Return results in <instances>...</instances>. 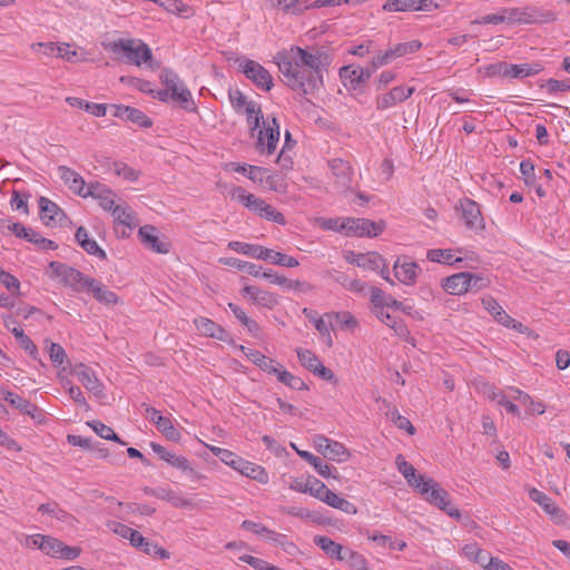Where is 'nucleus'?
Masks as SVG:
<instances>
[{"label": "nucleus", "mask_w": 570, "mask_h": 570, "mask_svg": "<svg viewBox=\"0 0 570 570\" xmlns=\"http://www.w3.org/2000/svg\"><path fill=\"white\" fill-rule=\"evenodd\" d=\"M244 296H247L254 304L272 308L277 303V296L271 292L261 289L256 286L247 285L243 288Z\"/></svg>", "instance_id": "25"}, {"label": "nucleus", "mask_w": 570, "mask_h": 570, "mask_svg": "<svg viewBox=\"0 0 570 570\" xmlns=\"http://www.w3.org/2000/svg\"><path fill=\"white\" fill-rule=\"evenodd\" d=\"M534 165L529 160H522L520 163V173L522 175V178L524 183L528 186H534L535 185V173H534Z\"/></svg>", "instance_id": "64"}, {"label": "nucleus", "mask_w": 570, "mask_h": 570, "mask_svg": "<svg viewBox=\"0 0 570 570\" xmlns=\"http://www.w3.org/2000/svg\"><path fill=\"white\" fill-rule=\"evenodd\" d=\"M163 85L168 88L170 99L180 104L181 108L187 111L196 110V105L191 98L189 89L179 79L178 75L170 69H163L160 72Z\"/></svg>", "instance_id": "5"}, {"label": "nucleus", "mask_w": 570, "mask_h": 570, "mask_svg": "<svg viewBox=\"0 0 570 570\" xmlns=\"http://www.w3.org/2000/svg\"><path fill=\"white\" fill-rule=\"evenodd\" d=\"M246 121L252 137H256L255 148L261 154L272 155L279 140V124L274 117L264 122L259 104L250 100L245 108Z\"/></svg>", "instance_id": "3"}, {"label": "nucleus", "mask_w": 570, "mask_h": 570, "mask_svg": "<svg viewBox=\"0 0 570 570\" xmlns=\"http://www.w3.org/2000/svg\"><path fill=\"white\" fill-rule=\"evenodd\" d=\"M150 448L161 460H164L171 466L183 472H195V470L190 466L189 461L185 456L176 455L175 453L169 452L165 446L156 442H151Z\"/></svg>", "instance_id": "22"}, {"label": "nucleus", "mask_w": 570, "mask_h": 570, "mask_svg": "<svg viewBox=\"0 0 570 570\" xmlns=\"http://www.w3.org/2000/svg\"><path fill=\"white\" fill-rule=\"evenodd\" d=\"M110 108L114 117L131 121L142 128L153 126L151 119L137 108L124 105H111Z\"/></svg>", "instance_id": "17"}, {"label": "nucleus", "mask_w": 570, "mask_h": 570, "mask_svg": "<svg viewBox=\"0 0 570 570\" xmlns=\"http://www.w3.org/2000/svg\"><path fill=\"white\" fill-rule=\"evenodd\" d=\"M88 425L102 439L125 444L114 430L99 421L88 422Z\"/></svg>", "instance_id": "53"}, {"label": "nucleus", "mask_w": 570, "mask_h": 570, "mask_svg": "<svg viewBox=\"0 0 570 570\" xmlns=\"http://www.w3.org/2000/svg\"><path fill=\"white\" fill-rule=\"evenodd\" d=\"M240 350L244 352L246 357L254 363L256 366H258L262 371L274 374L278 371V367H281V364L274 361L273 358H269L262 354L259 351L256 350H246L244 346H240Z\"/></svg>", "instance_id": "28"}, {"label": "nucleus", "mask_w": 570, "mask_h": 570, "mask_svg": "<svg viewBox=\"0 0 570 570\" xmlns=\"http://www.w3.org/2000/svg\"><path fill=\"white\" fill-rule=\"evenodd\" d=\"M396 465L407 483L415 488L429 503L435 505L455 520L461 519V512L452 504L449 492L441 488L434 479L425 478L422 474L416 475L414 466L405 461L402 455L396 456Z\"/></svg>", "instance_id": "2"}, {"label": "nucleus", "mask_w": 570, "mask_h": 570, "mask_svg": "<svg viewBox=\"0 0 570 570\" xmlns=\"http://www.w3.org/2000/svg\"><path fill=\"white\" fill-rule=\"evenodd\" d=\"M86 197L98 199L99 206L105 210H111L114 208L115 199L112 190L99 181L88 184L83 198Z\"/></svg>", "instance_id": "19"}, {"label": "nucleus", "mask_w": 570, "mask_h": 570, "mask_svg": "<svg viewBox=\"0 0 570 570\" xmlns=\"http://www.w3.org/2000/svg\"><path fill=\"white\" fill-rule=\"evenodd\" d=\"M296 354L301 364L311 372L317 366L316 364L321 363L318 357L309 350L298 347L296 348Z\"/></svg>", "instance_id": "60"}, {"label": "nucleus", "mask_w": 570, "mask_h": 570, "mask_svg": "<svg viewBox=\"0 0 570 570\" xmlns=\"http://www.w3.org/2000/svg\"><path fill=\"white\" fill-rule=\"evenodd\" d=\"M45 542L46 543H45V546H42V551L52 558L73 560L81 552L80 548L69 547V546L65 544L62 541H60L59 539H56L50 535L47 537V540Z\"/></svg>", "instance_id": "13"}, {"label": "nucleus", "mask_w": 570, "mask_h": 570, "mask_svg": "<svg viewBox=\"0 0 570 570\" xmlns=\"http://www.w3.org/2000/svg\"><path fill=\"white\" fill-rule=\"evenodd\" d=\"M345 235L358 237H375L380 235L386 224L383 220L372 222L366 218H346Z\"/></svg>", "instance_id": "8"}, {"label": "nucleus", "mask_w": 570, "mask_h": 570, "mask_svg": "<svg viewBox=\"0 0 570 570\" xmlns=\"http://www.w3.org/2000/svg\"><path fill=\"white\" fill-rule=\"evenodd\" d=\"M11 333L17 338L21 348H23L33 360L38 358L39 352L32 340L19 327H12Z\"/></svg>", "instance_id": "46"}, {"label": "nucleus", "mask_w": 570, "mask_h": 570, "mask_svg": "<svg viewBox=\"0 0 570 570\" xmlns=\"http://www.w3.org/2000/svg\"><path fill=\"white\" fill-rule=\"evenodd\" d=\"M460 209L466 228L472 230H482L484 228L478 203L469 198H463L460 200Z\"/></svg>", "instance_id": "14"}, {"label": "nucleus", "mask_w": 570, "mask_h": 570, "mask_svg": "<svg viewBox=\"0 0 570 570\" xmlns=\"http://www.w3.org/2000/svg\"><path fill=\"white\" fill-rule=\"evenodd\" d=\"M292 446L296 450L297 454L308 462L313 468L316 470V472L322 475L323 478H331L333 476L336 479V475H333V471H336V469L330 464H326L323 462V460L320 456L314 455L313 453L308 451H301L295 448L294 444Z\"/></svg>", "instance_id": "35"}, {"label": "nucleus", "mask_w": 570, "mask_h": 570, "mask_svg": "<svg viewBox=\"0 0 570 570\" xmlns=\"http://www.w3.org/2000/svg\"><path fill=\"white\" fill-rule=\"evenodd\" d=\"M145 493L154 495L160 500H165L170 502L176 508H185V507H191L193 503L189 499L183 498L179 494H177L175 491L169 489H153V488H145Z\"/></svg>", "instance_id": "32"}, {"label": "nucleus", "mask_w": 570, "mask_h": 570, "mask_svg": "<svg viewBox=\"0 0 570 570\" xmlns=\"http://www.w3.org/2000/svg\"><path fill=\"white\" fill-rule=\"evenodd\" d=\"M0 283L12 294L19 295L20 282L12 274L0 268Z\"/></svg>", "instance_id": "63"}, {"label": "nucleus", "mask_w": 570, "mask_h": 570, "mask_svg": "<svg viewBox=\"0 0 570 570\" xmlns=\"http://www.w3.org/2000/svg\"><path fill=\"white\" fill-rule=\"evenodd\" d=\"M524 24H543L552 23L558 20V13L542 7H523Z\"/></svg>", "instance_id": "20"}, {"label": "nucleus", "mask_w": 570, "mask_h": 570, "mask_svg": "<svg viewBox=\"0 0 570 570\" xmlns=\"http://www.w3.org/2000/svg\"><path fill=\"white\" fill-rule=\"evenodd\" d=\"M238 472L242 474L253 479L257 480L259 482H266L267 481V473L266 471L258 464L248 462L244 460V465L242 464L238 469Z\"/></svg>", "instance_id": "48"}, {"label": "nucleus", "mask_w": 570, "mask_h": 570, "mask_svg": "<svg viewBox=\"0 0 570 570\" xmlns=\"http://www.w3.org/2000/svg\"><path fill=\"white\" fill-rule=\"evenodd\" d=\"M275 375L277 376L278 382L285 384L291 389L298 391L307 390V385L301 377L295 376L291 372L284 370L282 365L281 367H278V371L275 373Z\"/></svg>", "instance_id": "43"}, {"label": "nucleus", "mask_w": 570, "mask_h": 570, "mask_svg": "<svg viewBox=\"0 0 570 570\" xmlns=\"http://www.w3.org/2000/svg\"><path fill=\"white\" fill-rule=\"evenodd\" d=\"M58 173L60 179L68 186V188L80 197H85L87 191V184L85 179L73 169L67 166H59Z\"/></svg>", "instance_id": "23"}, {"label": "nucleus", "mask_w": 570, "mask_h": 570, "mask_svg": "<svg viewBox=\"0 0 570 570\" xmlns=\"http://www.w3.org/2000/svg\"><path fill=\"white\" fill-rule=\"evenodd\" d=\"M386 415L400 430H405L410 435H413L415 433V429L410 422V420L401 415L395 407L389 410Z\"/></svg>", "instance_id": "57"}, {"label": "nucleus", "mask_w": 570, "mask_h": 570, "mask_svg": "<svg viewBox=\"0 0 570 570\" xmlns=\"http://www.w3.org/2000/svg\"><path fill=\"white\" fill-rule=\"evenodd\" d=\"M71 373L75 374L79 382L97 399L105 397L102 383L90 367L86 366L83 363H79L75 365Z\"/></svg>", "instance_id": "11"}, {"label": "nucleus", "mask_w": 570, "mask_h": 570, "mask_svg": "<svg viewBox=\"0 0 570 570\" xmlns=\"http://www.w3.org/2000/svg\"><path fill=\"white\" fill-rule=\"evenodd\" d=\"M371 539L374 541V542H377L380 546H389L391 549H394V550H404L406 548V542L403 541V540H396V539H392L391 537H387V535H384V534H380V533H376V534H373L371 537Z\"/></svg>", "instance_id": "61"}, {"label": "nucleus", "mask_w": 570, "mask_h": 570, "mask_svg": "<svg viewBox=\"0 0 570 570\" xmlns=\"http://www.w3.org/2000/svg\"><path fill=\"white\" fill-rule=\"evenodd\" d=\"M120 81L127 86L138 89L141 92L154 95L155 90L151 88V82L136 77L122 76Z\"/></svg>", "instance_id": "59"}, {"label": "nucleus", "mask_w": 570, "mask_h": 570, "mask_svg": "<svg viewBox=\"0 0 570 570\" xmlns=\"http://www.w3.org/2000/svg\"><path fill=\"white\" fill-rule=\"evenodd\" d=\"M483 392L487 394V396L492 400L497 401L499 405L503 406L509 413L519 416L520 411L519 407L509 401L504 393L500 390H498L494 385H484Z\"/></svg>", "instance_id": "37"}, {"label": "nucleus", "mask_w": 570, "mask_h": 570, "mask_svg": "<svg viewBox=\"0 0 570 570\" xmlns=\"http://www.w3.org/2000/svg\"><path fill=\"white\" fill-rule=\"evenodd\" d=\"M228 247L236 253L244 254L257 259H264L271 256L268 248L262 245L247 244L243 242H229Z\"/></svg>", "instance_id": "34"}, {"label": "nucleus", "mask_w": 570, "mask_h": 570, "mask_svg": "<svg viewBox=\"0 0 570 570\" xmlns=\"http://www.w3.org/2000/svg\"><path fill=\"white\" fill-rule=\"evenodd\" d=\"M303 314L314 324L315 328L321 335H327V330L330 326H332V324H330L325 316L321 317L316 311L307 307L303 308Z\"/></svg>", "instance_id": "51"}, {"label": "nucleus", "mask_w": 570, "mask_h": 570, "mask_svg": "<svg viewBox=\"0 0 570 570\" xmlns=\"http://www.w3.org/2000/svg\"><path fill=\"white\" fill-rule=\"evenodd\" d=\"M469 272H461L442 281V287L452 295H462L469 292Z\"/></svg>", "instance_id": "27"}, {"label": "nucleus", "mask_w": 570, "mask_h": 570, "mask_svg": "<svg viewBox=\"0 0 570 570\" xmlns=\"http://www.w3.org/2000/svg\"><path fill=\"white\" fill-rule=\"evenodd\" d=\"M428 259L431 262L442 263V264H453L462 262L461 257L454 258V255L451 249H429L426 254Z\"/></svg>", "instance_id": "50"}, {"label": "nucleus", "mask_w": 570, "mask_h": 570, "mask_svg": "<svg viewBox=\"0 0 570 570\" xmlns=\"http://www.w3.org/2000/svg\"><path fill=\"white\" fill-rule=\"evenodd\" d=\"M112 167L116 175L121 176L124 179L128 181H137L141 175L139 170L129 167L127 164L122 161H115L112 164Z\"/></svg>", "instance_id": "55"}, {"label": "nucleus", "mask_w": 570, "mask_h": 570, "mask_svg": "<svg viewBox=\"0 0 570 570\" xmlns=\"http://www.w3.org/2000/svg\"><path fill=\"white\" fill-rule=\"evenodd\" d=\"M296 52L298 58L294 61L286 53H277L275 60L283 81L291 89L309 95L323 83L321 72L331 63V58L323 50L312 53L296 47Z\"/></svg>", "instance_id": "1"}, {"label": "nucleus", "mask_w": 570, "mask_h": 570, "mask_svg": "<svg viewBox=\"0 0 570 570\" xmlns=\"http://www.w3.org/2000/svg\"><path fill=\"white\" fill-rule=\"evenodd\" d=\"M1 394L6 402H8L14 409L19 410L21 413L30 415L33 419L41 414L39 407L36 404L30 403L28 400L19 396L18 394L6 390H1Z\"/></svg>", "instance_id": "26"}, {"label": "nucleus", "mask_w": 570, "mask_h": 570, "mask_svg": "<svg viewBox=\"0 0 570 570\" xmlns=\"http://www.w3.org/2000/svg\"><path fill=\"white\" fill-rule=\"evenodd\" d=\"M138 237L145 247L156 253L167 254L169 252V243L158 237V230L153 225L141 226L138 230Z\"/></svg>", "instance_id": "16"}, {"label": "nucleus", "mask_w": 570, "mask_h": 570, "mask_svg": "<svg viewBox=\"0 0 570 570\" xmlns=\"http://www.w3.org/2000/svg\"><path fill=\"white\" fill-rule=\"evenodd\" d=\"M327 505L337 509L340 511H343L347 514H356L357 508L352 502L347 501L346 499L340 497L335 492L331 491L328 495H326L325 502Z\"/></svg>", "instance_id": "41"}, {"label": "nucleus", "mask_w": 570, "mask_h": 570, "mask_svg": "<svg viewBox=\"0 0 570 570\" xmlns=\"http://www.w3.org/2000/svg\"><path fill=\"white\" fill-rule=\"evenodd\" d=\"M528 493L529 498L538 503L553 520L563 521L564 512L554 504L550 497L535 488H529Z\"/></svg>", "instance_id": "21"}, {"label": "nucleus", "mask_w": 570, "mask_h": 570, "mask_svg": "<svg viewBox=\"0 0 570 570\" xmlns=\"http://www.w3.org/2000/svg\"><path fill=\"white\" fill-rule=\"evenodd\" d=\"M371 76L372 70L370 68L345 66L340 69V77L344 81L345 87L353 90L362 88Z\"/></svg>", "instance_id": "12"}, {"label": "nucleus", "mask_w": 570, "mask_h": 570, "mask_svg": "<svg viewBox=\"0 0 570 570\" xmlns=\"http://www.w3.org/2000/svg\"><path fill=\"white\" fill-rule=\"evenodd\" d=\"M49 268L52 272V277H59L65 286H69L77 293L86 292L87 284L90 283V276L71 267L65 263L52 261L49 263Z\"/></svg>", "instance_id": "6"}, {"label": "nucleus", "mask_w": 570, "mask_h": 570, "mask_svg": "<svg viewBox=\"0 0 570 570\" xmlns=\"http://www.w3.org/2000/svg\"><path fill=\"white\" fill-rule=\"evenodd\" d=\"M258 215L261 217L266 218L267 220L277 223L279 225H285L286 224V219H285L284 215L282 213L275 210L274 207H272L271 205H268L266 203L261 208Z\"/></svg>", "instance_id": "62"}, {"label": "nucleus", "mask_w": 570, "mask_h": 570, "mask_svg": "<svg viewBox=\"0 0 570 570\" xmlns=\"http://www.w3.org/2000/svg\"><path fill=\"white\" fill-rule=\"evenodd\" d=\"M273 283L279 285V286H283L284 288L286 289H295V291H301V292H308V291H312L313 289V286L306 282H301V281H292L289 278H286V277H275L273 279Z\"/></svg>", "instance_id": "58"}, {"label": "nucleus", "mask_w": 570, "mask_h": 570, "mask_svg": "<svg viewBox=\"0 0 570 570\" xmlns=\"http://www.w3.org/2000/svg\"><path fill=\"white\" fill-rule=\"evenodd\" d=\"M228 307L229 309L233 312V314L235 315V317L244 325L247 327L248 332L257 337L259 332H261V326L258 325V323L252 318H249L246 313L239 307L237 306L236 304L234 303H228Z\"/></svg>", "instance_id": "42"}, {"label": "nucleus", "mask_w": 570, "mask_h": 570, "mask_svg": "<svg viewBox=\"0 0 570 570\" xmlns=\"http://www.w3.org/2000/svg\"><path fill=\"white\" fill-rule=\"evenodd\" d=\"M304 490H308V493L322 502H325L326 495L330 494L331 490L318 479L309 478L304 482Z\"/></svg>", "instance_id": "45"}, {"label": "nucleus", "mask_w": 570, "mask_h": 570, "mask_svg": "<svg viewBox=\"0 0 570 570\" xmlns=\"http://www.w3.org/2000/svg\"><path fill=\"white\" fill-rule=\"evenodd\" d=\"M415 91L414 87L405 88L403 86H397L392 88L387 94L379 96L376 99V108L384 110L395 106L399 102L405 101L410 98Z\"/></svg>", "instance_id": "18"}, {"label": "nucleus", "mask_w": 570, "mask_h": 570, "mask_svg": "<svg viewBox=\"0 0 570 570\" xmlns=\"http://www.w3.org/2000/svg\"><path fill=\"white\" fill-rule=\"evenodd\" d=\"M350 255L352 258L347 257L348 262L362 268L379 271L381 266H384V258L375 252L366 254H354L351 252Z\"/></svg>", "instance_id": "31"}, {"label": "nucleus", "mask_w": 570, "mask_h": 570, "mask_svg": "<svg viewBox=\"0 0 570 570\" xmlns=\"http://www.w3.org/2000/svg\"><path fill=\"white\" fill-rule=\"evenodd\" d=\"M238 70L243 72L257 88L269 91L273 86V77L261 63L250 59H237Z\"/></svg>", "instance_id": "7"}, {"label": "nucleus", "mask_w": 570, "mask_h": 570, "mask_svg": "<svg viewBox=\"0 0 570 570\" xmlns=\"http://www.w3.org/2000/svg\"><path fill=\"white\" fill-rule=\"evenodd\" d=\"M495 70V72L501 73L505 77L522 79L524 77L538 75L542 68L540 65H509L505 62H500L498 65H493L490 67Z\"/></svg>", "instance_id": "15"}, {"label": "nucleus", "mask_w": 570, "mask_h": 570, "mask_svg": "<svg viewBox=\"0 0 570 570\" xmlns=\"http://www.w3.org/2000/svg\"><path fill=\"white\" fill-rule=\"evenodd\" d=\"M230 197L242 203L246 208L254 213H259L265 202L256 197L254 194L247 193L243 187L235 186L230 190Z\"/></svg>", "instance_id": "30"}, {"label": "nucleus", "mask_w": 570, "mask_h": 570, "mask_svg": "<svg viewBox=\"0 0 570 570\" xmlns=\"http://www.w3.org/2000/svg\"><path fill=\"white\" fill-rule=\"evenodd\" d=\"M39 208L40 217L46 225H50L51 222H56L57 216H63V212L59 206L43 196L39 198Z\"/></svg>", "instance_id": "38"}, {"label": "nucleus", "mask_w": 570, "mask_h": 570, "mask_svg": "<svg viewBox=\"0 0 570 570\" xmlns=\"http://www.w3.org/2000/svg\"><path fill=\"white\" fill-rule=\"evenodd\" d=\"M268 252L271 253V256L264 258L263 261H268L272 264L285 266V267H297L299 265L298 261L292 256H288L286 254L279 253V252H275L269 248H268Z\"/></svg>", "instance_id": "54"}, {"label": "nucleus", "mask_w": 570, "mask_h": 570, "mask_svg": "<svg viewBox=\"0 0 570 570\" xmlns=\"http://www.w3.org/2000/svg\"><path fill=\"white\" fill-rule=\"evenodd\" d=\"M314 543L320 549H322L330 558H335L340 561L346 559V550H344L343 546L333 541L328 537L315 535Z\"/></svg>", "instance_id": "33"}, {"label": "nucleus", "mask_w": 570, "mask_h": 570, "mask_svg": "<svg viewBox=\"0 0 570 570\" xmlns=\"http://www.w3.org/2000/svg\"><path fill=\"white\" fill-rule=\"evenodd\" d=\"M330 168L334 177L335 187L342 193L348 191L353 180V169L350 163L342 158H334L330 161Z\"/></svg>", "instance_id": "10"}, {"label": "nucleus", "mask_w": 570, "mask_h": 570, "mask_svg": "<svg viewBox=\"0 0 570 570\" xmlns=\"http://www.w3.org/2000/svg\"><path fill=\"white\" fill-rule=\"evenodd\" d=\"M195 323L197 330L206 336L214 337L219 341H226L228 337L227 332L209 318L200 317L199 320H196Z\"/></svg>", "instance_id": "36"}, {"label": "nucleus", "mask_w": 570, "mask_h": 570, "mask_svg": "<svg viewBox=\"0 0 570 570\" xmlns=\"http://www.w3.org/2000/svg\"><path fill=\"white\" fill-rule=\"evenodd\" d=\"M118 223L132 227L135 226V217L128 207H121L114 204V208L110 210Z\"/></svg>", "instance_id": "56"}, {"label": "nucleus", "mask_w": 570, "mask_h": 570, "mask_svg": "<svg viewBox=\"0 0 570 570\" xmlns=\"http://www.w3.org/2000/svg\"><path fill=\"white\" fill-rule=\"evenodd\" d=\"M313 443L317 451L328 460L344 462L350 458L348 450L342 443L331 440L324 435H315L313 438Z\"/></svg>", "instance_id": "9"}, {"label": "nucleus", "mask_w": 570, "mask_h": 570, "mask_svg": "<svg viewBox=\"0 0 570 570\" xmlns=\"http://www.w3.org/2000/svg\"><path fill=\"white\" fill-rule=\"evenodd\" d=\"M101 45L105 50L114 53L117 58H125V61L130 65L140 66L153 59L150 48L140 39H117L104 41Z\"/></svg>", "instance_id": "4"}, {"label": "nucleus", "mask_w": 570, "mask_h": 570, "mask_svg": "<svg viewBox=\"0 0 570 570\" xmlns=\"http://www.w3.org/2000/svg\"><path fill=\"white\" fill-rule=\"evenodd\" d=\"M85 293L92 294L95 299L104 305H116L120 302L119 296L115 292L109 291L100 281L94 277L87 284Z\"/></svg>", "instance_id": "24"}, {"label": "nucleus", "mask_w": 570, "mask_h": 570, "mask_svg": "<svg viewBox=\"0 0 570 570\" xmlns=\"http://www.w3.org/2000/svg\"><path fill=\"white\" fill-rule=\"evenodd\" d=\"M382 9L386 12L416 11V0H386Z\"/></svg>", "instance_id": "49"}, {"label": "nucleus", "mask_w": 570, "mask_h": 570, "mask_svg": "<svg viewBox=\"0 0 570 570\" xmlns=\"http://www.w3.org/2000/svg\"><path fill=\"white\" fill-rule=\"evenodd\" d=\"M45 343L48 348L49 357L53 365L57 367H61L63 371L67 370V365H70V361L67 356L65 348L60 344L53 343L49 340H46Z\"/></svg>", "instance_id": "39"}, {"label": "nucleus", "mask_w": 570, "mask_h": 570, "mask_svg": "<svg viewBox=\"0 0 570 570\" xmlns=\"http://www.w3.org/2000/svg\"><path fill=\"white\" fill-rule=\"evenodd\" d=\"M422 47V42L419 40H412L404 43H397L392 47H390L387 50L391 55L392 60L404 57L409 53H414L419 51Z\"/></svg>", "instance_id": "44"}, {"label": "nucleus", "mask_w": 570, "mask_h": 570, "mask_svg": "<svg viewBox=\"0 0 570 570\" xmlns=\"http://www.w3.org/2000/svg\"><path fill=\"white\" fill-rule=\"evenodd\" d=\"M158 421H156V426L160 433L164 434V436L167 440L170 441H179L181 438L180 432L174 426L173 421L168 416L164 417H157Z\"/></svg>", "instance_id": "47"}, {"label": "nucleus", "mask_w": 570, "mask_h": 570, "mask_svg": "<svg viewBox=\"0 0 570 570\" xmlns=\"http://www.w3.org/2000/svg\"><path fill=\"white\" fill-rule=\"evenodd\" d=\"M212 451L227 465L232 466L236 471L240 468V465H244V459L236 455L229 450L220 449V448H213Z\"/></svg>", "instance_id": "52"}, {"label": "nucleus", "mask_w": 570, "mask_h": 570, "mask_svg": "<svg viewBox=\"0 0 570 570\" xmlns=\"http://www.w3.org/2000/svg\"><path fill=\"white\" fill-rule=\"evenodd\" d=\"M273 7L281 9L284 13L297 16L311 8V2L309 0H276Z\"/></svg>", "instance_id": "40"}, {"label": "nucleus", "mask_w": 570, "mask_h": 570, "mask_svg": "<svg viewBox=\"0 0 570 570\" xmlns=\"http://www.w3.org/2000/svg\"><path fill=\"white\" fill-rule=\"evenodd\" d=\"M419 265L414 262H401L400 258L394 263L393 269L395 277L405 285H413L416 279Z\"/></svg>", "instance_id": "29"}]
</instances>
